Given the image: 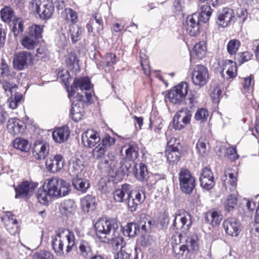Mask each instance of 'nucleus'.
<instances>
[{
	"label": "nucleus",
	"instance_id": "f257e3e1",
	"mask_svg": "<svg viewBox=\"0 0 259 259\" xmlns=\"http://www.w3.org/2000/svg\"><path fill=\"white\" fill-rule=\"evenodd\" d=\"M198 240V236L195 234L186 236L180 234L173 237L171 244L174 256L178 259H187L190 252L188 245H190L192 251H197L199 249Z\"/></svg>",
	"mask_w": 259,
	"mask_h": 259
},
{
	"label": "nucleus",
	"instance_id": "f03ea898",
	"mask_svg": "<svg viewBox=\"0 0 259 259\" xmlns=\"http://www.w3.org/2000/svg\"><path fill=\"white\" fill-rule=\"evenodd\" d=\"M66 242L65 252L68 253L72 250L75 243L74 233L68 230H59L52 236V248L57 256H62L64 255V246Z\"/></svg>",
	"mask_w": 259,
	"mask_h": 259
},
{
	"label": "nucleus",
	"instance_id": "7ed1b4c3",
	"mask_svg": "<svg viewBox=\"0 0 259 259\" xmlns=\"http://www.w3.org/2000/svg\"><path fill=\"white\" fill-rule=\"evenodd\" d=\"M43 186L44 189L48 191L52 197L65 196L70 191L69 184L57 177L46 179Z\"/></svg>",
	"mask_w": 259,
	"mask_h": 259
},
{
	"label": "nucleus",
	"instance_id": "20e7f679",
	"mask_svg": "<svg viewBox=\"0 0 259 259\" xmlns=\"http://www.w3.org/2000/svg\"><path fill=\"white\" fill-rule=\"evenodd\" d=\"M97 237L103 242L107 239H112L117 230H118V223L115 219L99 220L95 225Z\"/></svg>",
	"mask_w": 259,
	"mask_h": 259
},
{
	"label": "nucleus",
	"instance_id": "39448f33",
	"mask_svg": "<svg viewBox=\"0 0 259 259\" xmlns=\"http://www.w3.org/2000/svg\"><path fill=\"white\" fill-rule=\"evenodd\" d=\"M31 4L42 19H50L54 13V5L49 0H32Z\"/></svg>",
	"mask_w": 259,
	"mask_h": 259
},
{
	"label": "nucleus",
	"instance_id": "423d86ee",
	"mask_svg": "<svg viewBox=\"0 0 259 259\" xmlns=\"http://www.w3.org/2000/svg\"><path fill=\"white\" fill-rule=\"evenodd\" d=\"M209 78V72L205 66L197 65L194 67L191 73V79L195 86L198 88L204 87Z\"/></svg>",
	"mask_w": 259,
	"mask_h": 259
},
{
	"label": "nucleus",
	"instance_id": "0eeeda50",
	"mask_svg": "<svg viewBox=\"0 0 259 259\" xmlns=\"http://www.w3.org/2000/svg\"><path fill=\"white\" fill-rule=\"evenodd\" d=\"M188 90V83L181 82L169 91L167 98L172 103L180 104L185 99Z\"/></svg>",
	"mask_w": 259,
	"mask_h": 259
},
{
	"label": "nucleus",
	"instance_id": "6e6552de",
	"mask_svg": "<svg viewBox=\"0 0 259 259\" xmlns=\"http://www.w3.org/2000/svg\"><path fill=\"white\" fill-rule=\"evenodd\" d=\"M179 180L181 190L187 194L191 193L195 187V180L190 171L187 168H181Z\"/></svg>",
	"mask_w": 259,
	"mask_h": 259
},
{
	"label": "nucleus",
	"instance_id": "1a4fd4ad",
	"mask_svg": "<svg viewBox=\"0 0 259 259\" xmlns=\"http://www.w3.org/2000/svg\"><path fill=\"white\" fill-rule=\"evenodd\" d=\"M116 142L114 138L106 136L92 151V156L96 161L104 158L109 147L115 144Z\"/></svg>",
	"mask_w": 259,
	"mask_h": 259
},
{
	"label": "nucleus",
	"instance_id": "9d476101",
	"mask_svg": "<svg viewBox=\"0 0 259 259\" xmlns=\"http://www.w3.org/2000/svg\"><path fill=\"white\" fill-rule=\"evenodd\" d=\"M118 161L115 155L108 153L106 157L98 161L97 166L102 172L111 174L116 172Z\"/></svg>",
	"mask_w": 259,
	"mask_h": 259
},
{
	"label": "nucleus",
	"instance_id": "9b49d317",
	"mask_svg": "<svg viewBox=\"0 0 259 259\" xmlns=\"http://www.w3.org/2000/svg\"><path fill=\"white\" fill-rule=\"evenodd\" d=\"M33 61L34 58L30 52L22 51L14 56L13 67L16 70H22L27 66L32 65Z\"/></svg>",
	"mask_w": 259,
	"mask_h": 259
},
{
	"label": "nucleus",
	"instance_id": "f8f14e48",
	"mask_svg": "<svg viewBox=\"0 0 259 259\" xmlns=\"http://www.w3.org/2000/svg\"><path fill=\"white\" fill-rule=\"evenodd\" d=\"M191 225V216L188 213H177L175 214L173 226L177 230H182L183 236H186L187 233Z\"/></svg>",
	"mask_w": 259,
	"mask_h": 259
},
{
	"label": "nucleus",
	"instance_id": "ddd939ff",
	"mask_svg": "<svg viewBox=\"0 0 259 259\" xmlns=\"http://www.w3.org/2000/svg\"><path fill=\"white\" fill-rule=\"evenodd\" d=\"M192 114L191 112L186 109H182L178 111L173 118V126L176 130L183 129L190 122Z\"/></svg>",
	"mask_w": 259,
	"mask_h": 259
},
{
	"label": "nucleus",
	"instance_id": "4468645a",
	"mask_svg": "<svg viewBox=\"0 0 259 259\" xmlns=\"http://www.w3.org/2000/svg\"><path fill=\"white\" fill-rule=\"evenodd\" d=\"M84 98L83 95H80L78 97V99L71 100L72 102L71 114L72 119L76 122L80 120L83 116L85 104Z\"/></svg>",
	"mask_w": 259,
	"mask_h": 259
},
{
	"label": "nucleus",
	"instance_id": "2eb2a0df",
	"mask_svg": "<svg viewBox=\"0 0 259 259\" xmlns=\"http://www.w3.org/2000/svg\"><path fill=\"white\" fill-rule=\"evenodd\" d=\"M101 141L98 132L92 129L87 130L81 136V141L83 146L87 148H92Z\"/></svg>",
	"mask_w": 259,
	"mask_h": 259
},
{
	"label": "nucleus",
	"instance_id": "dca6fc26",
	"mask_svg": "<svg viewBox=\"0 0 259 259\" xmlns=\"http://www.w3.org/2000/svg\"><path fill=\"white\" fill-rule=\"evenodd\" d=\"M234 18L233 10L229 8H224L218 12L217 23L219 26L225 28L230 24Z\"/></svg>",
	"mask_w": 259,
	"mask_h": 259
},
{
	"label": "nucleus",
	"instance_id": "f3484780",
	"mask_svg": "<svg viewBox=\"0 0 259 259\" xmlns=\"http://www.w3.org/2000/svg\"><path fill=\"white\" fill-rule=\"evenodd\" d=\"M200 186L205 190L211 189L214 185V177L211 169L208 167H204L199 177Z\"/></svg>",
	"mask_w": 259,
	"mask_h": 259
},
{
	"label": "nucleus",
	"instance_id": "a211bd4d",
	"mask_svg": "<svg viewBox=\"0 0 259 259\" xmlns=\"http://www.w3.org/2000/svg\"><path fill=\"white\" fill-rule=\"evenodd\" d=\"M47 169L53 173L60 171L64 165L63 157L61 154L52 156L46 161Z\"/></svg>",
	"mask_w": 259,
	"mask_h": 259
},
{
	"label": "nucleus",
	"instance_id": "6ab92c4d",
	"mask_svg": "<svg viewBox=\"0 0 259 259\" xmlns=\"http://www.w3.org/2000/svg\"><path fill=\"white\" fill-rule=\"evenodd\" d=\"M91 88V81L89 77H83L76 78L74 80L73 84L71 85L70 90L68 89L69 98L73 97L75 94L74 89H79L81 91H88Z\"/></svg>",
	"mask_w": 259,
	"mask_h": 259
},
{
	"label": "nucleus",
	"instance_id": "aec40b11",
	"mask_svg": "<svg viewBox=\"0 0 259 259\" xmlns=\"http://www.w3.org/2000/svg\"><path fill=\"white\" fill-rule=\"evenodd\" d=\"M37 185L28 181L22 182L15 188L16 192L15 198L22 197L28 198Z\"/></svg>",
	"mask_w": 259,
	"mask_h": 259
},
{
	"label": "nucleus",
	"instance_id": "412c9836",
	"mask_svg": "<svg viewBox=\"0 0 259 259\" xmlns=\"http://www.w3.org/2000/svg\"><path fill=\"white\" fill-rule=\"evenodd\" d=\"M7 130L13 136L22 135L25 131V125L23 121L17 118H12L7 122Z\"/></svg>",
	"mask_w": 259,
	"mask_h": 259
},
{
	"label": "nucleus",
	"instance_id": "4be33fe9",
	"mask_svg": "<svg viewBox=\"0 0 259 259\" xmlns=\"http://www.w3.org/2000/svg\"><path fill=\"white\" fill-rule=\"evenodd\" d=\"M50 151L49 144L45 142L36 141L33 147V155L35 159L41 160L44 159Z\"/></svg>",
	"mask_w": 259,
	"mask_h": 259
},
{
	"label": "nucleus",
	"instance_id": "5701e85b",
	"mask_svg": "<svg viewBox=\"0 0 259 259\" xmlns=\"http://www.w3.org/2000/svg\"><path fill=\"white\" fill-rule=\"evenodd\" d=\"M226 233L231 236H237L241 231L240 222L235 218H229L223 222Z\"/></svg>",
	"mask_w": 259,
	"mask_h": 259
},
{
	"label": "nucleus",
	"instance_id": "b1692460",
	"mask_svg": "<svg viewBox=\"0 0 259 259\" xmlns=\"http://www.w3.org/2000/svg\"><path fill=\"white\" fill-rule=\"evenodd\" d=\"M200 22L197 14L194 13L192 15L188 16L186 24H184L187 33L191 36L196 35L199 31V23Z\"/></svg>",
	"mask_w": 259,
	"mask_h": 259
},
{
	"label": "nucleus",
	"instance_id": "393cba45",
	"mask_svg": "<svg viewBox=\"0 0 259 259\" xmlns=\"http://www.w3.org/2000/svg\"><path fill=\"white\" fill-rule=\"evenodd\" d=\"M131 186L127 184L122 185L120 187L115 190L113 193V197L117 202H123L126 200L125 196H130L131 191Z\"/></svg>",
	"mask_w": 259,
	"mask_h": 259
},
{
	"label": "nucleus",
	"instance_id": "a878e982",
	"mask_svg": "<svg viewBox=\"0 0 259 259\" xmlns=\"http://www.w3.org/2000/svg\"><path fill=\"white\" fill-rule=\"evenodd\" d=\"M70 136V130L68 126H64L56 128L52 133L54 141L57 143L66 141Z\"/></svg>",
	"mask_w": 259,
	"mask_h": 259
},
{
	"label": "nucleus",
	"instance_id": "bb28decb",
	"mask_svg": "<svg viewBox=\"0 0 259 259\" xmlns=\"http://www.w3.org/2000/svg\"><path fill=\"white\" fill-rule=\"evenodd\" d=\"M222 71V76L226 79L233 78L237 75L236 63L230 60H226Z\"/></svg>",
	"mask_w": 259,
	"mask_h": 259
},
{
	"label": "nucleus",
	"instance_id": "cd10ccee",
	"mask_svg": "<svg viewBox=\"0 0 259 259\" xmlns=\"http://www.w3.org/2000/svg\"><path fill=\"white\" fill-rule=\"evenodd\" d=\"M81 207L85 212H89L93 211L96 208L95 198L91 195H87L80 200Z\"/></svg>",
	"mask_w": 259,
	"mask_h": 259
},
{
	"label": "nucleus",
	"instance_id": "c85d7f7f",
	"mask_svg": "<svg viewBox=\"0 0 259 259\" xmlns=\"http://www.w3.org/2000/svg\"><path fill=\"white\" fill-rule=\"evenodd\" d=\"M112 239H107L106 242L110 243L112 247L116 249H125L124 247L125 243L123 240V238L119 235L118 230H117L114 235L112 236Z\"/></svg>",
	"mask_w": 259,
	"mask_h": 259
},
{
	"label": "nucleus",
	"instance_id": "c756f323",
	"mask_svg": "<svg viewBox=\"0 0 259 259\" xmlns=\"http://www.w3.org/2000/svg\"><path fill=\"white\" fill-rule=\"evenodd\" d=\"M165 154L167 161L171 164H177L180 160L181 153L179 148H166Z\"/></svg>",
	"mask_w": 259,
	"mask_h": 259
},
{
	"label": "nucleus",
	"instance_id": "7c9ffc66",
	"mask_svg": "<svg viewBox=\"0 0 259 259\" xmlns=\"http://www.w3.org/2000/svg\"><path fill=\"white\" fill-rule=\"evenodd\" d=\"M76 209L75 202L71 199L65 200L60 206V210L62 214L66 215L73 214Z\"/></svg>",
	"mask_w": 259,
	"mask_h": 259
},
{
	"label": "nucleus",
	"instance_id": "2f4dec72",
	"mask_svg": "<svg viewBox=\"0 0 259 259\" xmlns=\"http://www.w3.org/2000/svg\"><path fill=\"white\" fill-rule=\"evenodd\" d=\"M205 220L212 226H217L220 224L222 216L218 211H209L205 213Z\"/></svg>",
	"mask_w": 259,
	"mask_h": 259
},
{
	"label": "nucleus",
	"instance_id": "473e14b6",
	"mask_svg": "<svg viewBox=\"0 0 259 259\" xmlns=\"http://www.w3.org/2000/svg\"><path fill=\"white\" fill-rule=\"evenodd\" d=\"M72 183L75 189L82 193L85 192L90 187L88 182L79 178V176H75V178H73Z\"/></svg>",
	"mask_w": 259,
	"mask_h": 259
},
{
	"label": "nucleus",
	"instance_id": "72a5a7b5",
	"mask_svg": "<svg viewBox=\"0 0 259 259\" xmlns=\"http://www.w3.org/2000/svg\"><path fill=\"white\" fill-rule=\"evenodd\" d=\"M83 167L82 160L78 158L72 159L69 164L70 169L74 176H79Z\"/></svg>",
	"mask_w": 259,
	"mask_h": 259
},
{
	"label": "nucleus",
	"instance_id": "f704fd0d",
	"mask_svg": "<svg viewBox=\"0 0 259 259\" xmlns=\"http://www.w3.org/2000/svg\"><path fill=\"white\" fill-rule=\"evenodd\" d=\"M206 53V47L205 41H200L196 44L194 48L193 51L191 53V56L194 55L198 59H201L203 58Z\"/></svg>",
	"mask_w": 259,
	"mask_h": 259
},
{
	"label": "nucleus",
	"instance_id": "c9c22d12",
	"mask_svg": "<svg viewBox=\"0 0 259 259\" xmlns=\"http://www.w3.org/2000/svg\"><path fill=\"white\" fill-rule=\"evenodd\" d=\"M21 44L26 49L33 50L37 46L38 44V40L27 34L23 37L21 41Z\"/></svg>",
	"mask_w": 259,
	"mask_h": 259
},
{
	"label": "nucleus",
	"instance_id": "e433bc0d",
	"mask_svg": "<svg viewBox=\"0 0 259 259\" xmlns=\"http://www.w3.org/2000/svg\"><path fill=\"white\" fill-rule=\"evenodd\" d=\"M120 167L119 170L117 169L116 172L118 171L121 172L123 175L128 176L133 169L132 166H135L134 162H131L127 159H122L120 163Z\"/></svg>",
	"mask_w": 259,
	"mask_h": 259
},
{
	"label": "nucleus",
	"instance_id": "4c0bfd02",
	"mask_svg": "<svg viewBox=\"0 0 259 259\" xmlns=\"http://www.w3.org/2000/svg\"><path fill=\"white\" fill-rule=\"evenodd\" d=\"M78 248L80 255L84 258H88L92 255L91 246L89 242L87 241L81 240L79 243Z\"/></svg>",
	"mask_w": 259,
	"mask_h": 259
},
{
	"label": "nucleus",
	"instance_id": "58836bf2",
	"mask_svg": "<svg viewBox=\"0 0 259 259\" xmlns=\"http://www.w3.org/2000/svg\"><path fill=\"white\" fill-rule=\"evenodd\" d=\"M212 10L209 5H203L201 7V11L199 14H197L199 16V20L203 22H207L211 15Z\"/></svg>",
	"mask_w": 259,
	"mask_h": 259
},
{
	"label": "nucleus",
	"instance_id": "ea45409f",
	"mask_svg": "<svg viewBox=\"0 0 259 259\" xmlns=\"http://www.w3.org/2000/svg\"><path fill=\"white\" fill-rule=\"evenodd\" d=\"M237 203V192H234L229 195L226 198L224 205L226 210L228 211L232 210Z\"/></svg>",
	"mask_w": 259,
	"mask_h": 259
},
{
	"label": "nucleus",
	"instance_id": "a19ab883",
	"mask_svg": "<svg viewBox=\"0 0 259 259\" xmlns=\"http://www.w3.org/2000/svg\"><path fill=\"white\" fill-rule=\"evenodd\" d=\"M1 17L2 20L7 23H9L14 17V12L10 7H5L1 10Z\"/></svg>",
	"mask_w": 259,
	"mask_h": 259
},
{
	"label": "nucleus",
	"instance_id": "79ce46f5",
	"mask_svg": "<svg viewBox=\"0 0 259 259\" xmlns=\"http://www.w3.org/2000/svg\"><path fill=\"white\" fill-rule=\"evenodd\" d=\"M14 147L23 152H27L30 145L27 140L21 138H16L13 142Z\"/></svg>",
	"mask_w": 259,
	"mask_h": 259
},
{
	"label": "nucleus",
	"instance_id": "37998d69",
	"mask_svg": "<svg viewBox=\"0 0 259 259\" xmlns=\"http://www.w3.org/2000/svg\"><path fill=\"white\" fill-rule=\"evenodd\" d=\"M82 30L78 26L70 25L69 26V34L73 43H75L80 39Z\"/></svg>",
	"mask_w": 259,
	"mask_h": 259
},
{
	"label": "nucleus",
	"instance_id": "c03bdc74",
	"mask_svg": "<svg viewBox=\"0 0 259 259\" xmlns=\"http://www.w3.org/2000/svg\"><path fill=\"white\" fill-rule=\"evenodd\" d=\"M137 228L136 224L133 223H128L122 228L123 234L124 236L133 237L137 234V231H139V229H137Z\"/></svg>",
	"mask_w": 259,
	"mask_h": 259
},
{
	"label": "nucleus",
	"instance_id": "a18cd8bd",
	"mask_svg": "<svg viewBox=\"0 0 259 259\" xmlns=\"http://www.w3.org/2000/svg\"><path fill=\"white\" fill-rule=\"evenodd\" d=\"M42 31V25L34 24L29 27L28 34L38 40L41 37Z\"/></svg>",
	"mask_w": 259,
	"mask_h": 259
},
{
	"label": "nucleus",
	"instance_id": "49530a36",
	"mask_svg": "<svg viewBox=\"0 0 259 259\" xmlns=\"http://www.w3.org/2000/svg\"><path fill=\"white\" fill-rule=\"evenodd\" d=\"M36 197L39 202L44 205L48 204L51 197H52L49 195L48 191L44 188L42 190H38L36 194Z\"/></svg>",
	"mask_w": 259,
	"mask_h": 259
},
{
	"label": "nucleus",
	"instance_id": "de8ad7c7",
	"mask_svg": "<svg viewBox=\"0 0 259 259\" xmlns=\"http://www.w3.org/2000/svg\"><path fill=\"white\" fill-rule=\"evenodd\" d=\"M22 99V95L19 93H15L11 95L7 100V103L9 104V107L12 109H16L18 103Z\"/></svg>",
	"mask_w": 259,
	"mask_h": 259
},
{
	"label": "nucleus",
	"instance_id": "09e8293b",
	"mask_svg": "<svg viewBox=\"0 0 259 259\" xmlns=\"http://www.w3.org/2000/svg\"><path fill=\"white\" fill-rule=\"evenodd\" d=\"M78 61L77 55L74 53H70L66 57V63L71 70L78 68Z\"/></svg>",
	"mask_w": 259,
	"mask_h": 259
},
{
	"label": "nucleus",
	"instance_id": "8fccbe9b",
	"mask_svg": "<svg viewBox=\"0 0 259 259\" xmlns=\"http://www.w3.org/2000/svg\"><path fill=\"white\" fill-rule=\"evenodd\" d=\"M116 63V55L112 53H107L102 59L101 65L104 67H110Z\"/></svg>",
	"mask_w": 259,
	"mask_h": 259
},
{
	"label": "nucleus",
	"instance_id": "3c124183",
	"mask_svg": "<svg viewBox=\"0 0 259 259\" xmlns=\"http://www.w3.org/2000/svg\"><path fill=\"white\" fill-rule=\"evenodd\" d=\"M126 159L134 160L138 156V148L134 145H129L125 149Z\"/></svg>",
	"mask_w": 259,
	"mask_h": 259
},
{
	"label": "nucleus",
	"instance_id": "603ef678",
	"mask_svg": "<svg viewBox=\"0 0 259 259\" xmlns=\"http://www.w3.org/2000/svg\"><path fill=\"white\" fill-rule=\"evenodd\" d=\"M240 45L241 43L239 40L236 39L230 40L227 46L228 53L231 55L236 54Z\"/></svg>",
	"mask_w": 259,
	"mask_h": 259
},
{
	"label": "nucleus",
	"instance_id": "864d4df0",
	"mask_svg": "<svg viewBox=\"0 0 259 259\" xmlns=\"http://www.w3.org/2000/svg\"><path fill=\"white\" fill-rule=\"evenodd\" d=\"M135 176L137 180L140 181L144 182L146 181L148 177V170L146 166L141 163L139 166V169L137 170Z\"/></svg>",
	"mask_w": 259,
	"mask_h": 259
},
{
	"label": "nucleus",
	"instance_id": "5fc2aeb1",
	"mask_svg": "<svg viewBox=\"0 0 259 259\" xmlns=\"http://www.w3.org/2000/svg\"><path fill=\"white\" fill-rule=\"evenodd\" d=\"M2 84L3 88L7 96H11V95H13L15 93H17L16 92L17 86L16 84L11 83L6 80L2 82Z\"/></svg>",
	"mask_w": 259,
	"mask_h": 259
},
{
	"label": "nucleus",
	"instance_id": "6e6d98bb",
	"mask_svg": "<svg viewBox=\"0 0 259 259\" xmlns=\"http://www.w3.org/2000/svg\"><path fill=\"white\" fill-rule=\"evenodd\" d=\"M62 15L66 20L71 21L73 23L77 21V13L71 8H66Z\"/></svg>",
	"mask_w": 259,
	"mask_h": 259
},
{
	"label": "nucleus",
	"instance_id": "4d7b16f0",
	"mask_svg": "<svg viewBox=\"0 0 259 259\" xmlns=\"http://www.w3.org/2000/svg\"><path fill=\"white\" fill-rule=\"evenodd\" d=\"M114 259H136V256H132L130 250H127L125 249L119 251L117 250L114 254Z\"/></svg>",
	"mask_w": 259,
	"mask_h": 259
},
{
	"label": "nucleus",
	"instance_id": "13d9d810",
	"mask_svg": "<svg viewBox=\"0 0 259 259\" xmlns=\"http://www.w3.org/2000/svg\"><path fill=\"white\" fill-rule=\"evenodd\" d=\"M34 259H54V255L48 250H40L34 253L33 254Z\"/></svg>",
	"mask_w": 259,
	"mask_h": 259
},
{
	"label": "nucleus",
	"instance_id": "bf43d9fd",
	"mask_svg": "<svg viewBox=\"0 0 259 259\" xmlns=\"http://www.w3.org/2000/svg\"><path fill=\"white\" fill-rule=\"evenodd\" d=\"M208 116V111L205 109L200 108L196 111L195 114L194 118L195 120L202 122L207 120Z\"/></svg>",
	"mask_w": 259,
	"mask_h": 259
},
{
	"label": "nucleus",
	"instance_id": "052dcab7",
	"mask_svg": "<svg viewBox=\"0 0 259 259\" xmlns=\"http://www.w3.org/2000/svg\"><path fill=\"white\" fill-rule=\"evenodd\" d=\"M225 181H228V183L233 187V189L236 188L237 185V178L235 175L229 171H225L224 173Z\"/></svg>",
	"mask_w": 259,
	"mask_h": 259
},
{
	"label": "nucleus",
	"instance_id": "680f3d73",
	"mask_svg": "<svg viewBox=\"0 0 259 259\" xmlns=\"http://www.w3.org/2000/svg\"><path fill=\"white\" fill-rule=\"evenodd\" d=\"M126 199H127V204L129 210L131 212L136 211L140 204L136 201L135 199L133 197L132 191H131L130 196L126 197Z\"/></svg>",
	"mask_w": 259,
	"mask_h": 259
},
{
	"label": "nucleus",
	"instance_id": "e2e57ef3",
	"mask_svg": "<svg viewBox=\"0 0 259 259\" xmlns=\"http://www.w3.org/2000/svg\"><path fill=\"white\" fill-rule=\"evenodd\" d=\"M23 30V22L21 20H17L14 22L13 32L15 36H17L21 34Z\"/></svg>",
	"mask_w": 259,
	"mask_h": 259
},
{
	"label": "nucleus",
	"instance_id": "0e129e2a",
	"mask_svg": "<svg viewBox=\"0 0 259 259\" xmlns=\"http://www.w3.org/2000/svg\"><path fill=\"white\" fill-rule=\"evenodd\" d=\"M196 149L199 154L203 156L207 151L206 144L203 139H199L196 144Z\"/></svg>",
	"mask_w": 259,
	"mask_h": 259
},
{
	"label": "nucleus",
	"instance_id": "69168bd1",
	"mask_svg": "<svg viewBox=\"0 0 259 259\" xmlns=\"http://www.w3.org/2000/svg\"><path fill=\"white\" fill-rule=\"evenodd\" d=\"M91 24L95 25V24H98V26L97 27V31L99 32L103 29V24L102 18L100 16L96 14L93 16V18L90 20Z\"/></svg>",
	"mask_w": 259,
	"mask_h": 259
},
{
	"label": "nucleus",
	"instance_id": "338daca9",
	"mask_svg": "<svg viewBox=\"0 0 259 259\" xmlns=\"http://www.w3.org/2000/svg\"><path fill=\"white\" fill-rule=\"evenodd\" d=\"M132 196L140 204L145 199V193L143 191H135L132 192Z\"/></svg>",
	"mask_w": 259,
	"mask_h": 259
},
{
	"label": "nucleus",
	"instance_id": "774afa93",
	"mask_svg": "<svg viewBox=\"0 0 259 259\" xmlns=\"http://www.w3.org/2000/svg\"><path fill=\"white\" fill-rule=\"evenodd\" d=\"M1 219L5 224V226L7 225V224H9V223H12L17 221V219L15 218V215L10 212L6 213L1 218Z\"/></svg>",
	"mask_w": 259,
	"mask_h": 259
}]
</instances>
